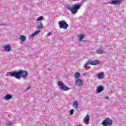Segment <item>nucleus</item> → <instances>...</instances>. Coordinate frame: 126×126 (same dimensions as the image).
I'll use <instances>...</instances> for the list:
<instances>
[{
	"mask_svg": "<svg viewBox=\"0 0 126 126\" xmlns=\"http://www.w3.org/2000/svg\"><path fill=\"white\" fill-rule=\"evenodd\" d=\"M35 33H32V34H31V38H33V37H34V36L35 35Z\"/></svg>",
	"mask_w": 126,
	"mask_h": 126,
	"instance_id": "obj_24",
	"label": "nucleus"
},
{
	"mask_svg": "<svg viewBox=\"0 0 126 126\" xmlns=\"http://www.w3.org/2000/svg\"><path fill=\"white\" fill-rule=\"evenodd\" d=\"M38 29H42L43 28V25H42V23H38V25L37 26Z\"/></svg>",
	"mask_w": 126,
	"mask_h": 126,
	"instance_id": "obj_20",
	"label": "nucleus"
},
{
	"mask_svg": "<svg viewBox=\"0 0 126 126\" xmlns=\"http://www.w3.org/2000/svg\"><path fill=\"white\" fill-rule=\"evenodd\" d=\"M58 85L59 87V88L63 90V91H67L68 90H69V89H70V88L66 86V85H65L62 81H59Z\"/></svg>",
	"mask_w": 126,
	"mask_h": 126,
	"instance_id": "obj_3",
	"label": "nucleus"
},
{
	"mask_svg": "<svg viewBox=\"0 0 126 126\" xmlns=\"http://www.w3.org/2000/svg\"><path fill=\"white\" fill-rule=\"evenodd\" d=\"M73 112H74V110L71 109L70 110V115H73Z\"/></svg>",
	"mask_w": 126,
	"mask_h": 126,
	"instance_id": "obj_23",
	"label": "nucleus"
},
{
	"mask_svg": "<svg viewBox=\"0 0 126 126\" xmlns=\"http://www.w3.org/2000/svg\"><path fill=\"white\" fill-rule=\"evenodd\" d=\"M80 77V74L79 72H77L74 74V78L75 79H79Z\"/></svg>",
	"mask_w": 126,
	"mask_h": 126,
	"instance_id": "obj_16",
	"label": "nucleus"
},
{
	"mask_svg": "<svg viewBox=\"0 0 126 126\" xmlns=\"http://www.w3.org/2000/svg\"><path fill=\"white\" fill-rule=\"evenodd\" d=\"M122 2V0H113L110 1V4H120Z\"/></svg>",
	"mask_w": 126,
	"mask_h": 126,
	"instance_id": "obj_8",
	"label": "nucleus"
},
{
	"mask_svg": "<svg viewBox=\"0 0 126 126\" xmlns=\"http://www.w3.org/2000/svg\"><path fill=\"white\" fill-rule=\"evenodd\" d=\"M73 107L75 108L76 109V110H77V109H78V103H77V101H75L73 103Z\"/></svg>",
	"mask_w": 126,
	"mask_h": 126,
	"instance_id": "obj_15",
	"label": "nucleus"
},
{
	"mask_svg": "<svg viewBox=\"0 0 126 126\" xmlns=\"http://www.w3.org/2000/svg\"><path fill=\"white\" fill-rule=\"evenodd\" d=\"M100 63L98 60H95L94 61H92L90 63V64L92 65H97V64H99Z\"/></svg>",
	"mask_w": 126,
	"mask_h": 126,
	"instance_id": "obj_12",
	"label": "nucleus"
},
{
	"mask_svg": "<svg viewBox=\"0 0 126 126\" xmlns=\"http://www.w3.org/2000/svg\"><path fill=\"white\" fill-rule=\"evenodd\" d=\"M75 85L78 87L83 86V81L80 79H77L75 80Z\"/></svg>",
	"mask_w": 126,
	"mask_h": 126,
	"instance_id": "obj_6",
	"label": "nucleus"
},
{
	"mask_svg": "<svg viewBox=\"0 0 126 126\" xmlns=\"http://www.w3.org/2000/svg\"><path fill=\"white\" fill-rule=\"evenodd\" d=\"M28 75V72L26 70H20L18 72H9L6 74V76L15 77L17 79H21V77L26 79Z\"/></svg>",
	"mask_w": 126,
	"mask_h": 126,
	"instance_id": "obj_1",
	"label": "nucleus"
},
{
	"mask_svg": "<svg viewBox=\"0 0 126 126\" xmlns=\"http://www.w3.org/2000/svg\"><path fill=\"white\" fill-rule=\"evenodd\" d=\"M78 37H79V40L82 41V40L84 39V34H83L79 35Z\"/></svg>",
	"mask_w": 126,
	"mask_h": 126,
	"instance_id": "obj_18",
	"label": "nucleus"
},
{
	"mask_svg": "<svg viewBox=\"0 0 126 126\" xmlns=\"http://www.w3.org/2000/svg\"><path fill=\"white\" fill-rule=\"evenodd\" d=\"M80 7H81V4L80 3L73 4L72 6L71 5H68L66 6L67 9H68L73 14H75L78 9H80Z\"/></svg>",
	"mask_w": 126,
	"mask_h": 126,
	"instance_id": "obj_2",
	"label": "nucleus"
},
{
	"mask_svg": "<svg viewBox=\"0 0 126 126\" xmlns=\"http://www.w3.org/2000/svg\"><path fill=\"white\" fill-rule=\"evenodd\" d=\"M12 125V124L11 123H8V126H11Z\"/></svg>",
	"mask_w": 126,
	"mask_h": 126,
	"instance_id": "obj_27",
	"label": "nucleus"
},
{
	"mask_svg": "<svg viewBox=\"0 0 126 126\" xmlns=\"http://www.w3.org/2000/svg\"><path fill=\"white\" fill-rule=\"evenodd\" d=\"M101 125L103 126H112V125H113V121L109 118H106L102 121Z\"/></svg>",
	"mask_w": 126,
	"mask_h": 126,
	"instance_id": "obj_4",
	"label": "nucleus"
},
{
	"mask_svg": "<svg viewBox=\"0 0 126 126\" xmlns=\"http://www.w3.org/2000/svg\"><path fill=\"white\" fill-rule=\"evenodd\" d=\"M102 91H104V88L102 86H99L96 88V93H101Z\"/></svg>",
	"mask_w": 126,
	"mask_h": 126,
	"instance_id": "obj_10",
	"label": "nucleus"
},
{
	"mask_svg": "<svg viewBox=\"0 0 126 126\" xmlns=\"http://www.w3.org/2000/svg\"><path fill=\"white\" fill-rule=\"evenodd\" d=\"M85 74H86V73H85L84 74H83V75H84Z\"/></svg>",
	"mask_w": 126,
	"mask_h": 126,
	"instance_id": "obj_29",
	"label": "nucleus"
},
{
	"mask_svg": "<svg viewBox=\"0 0 126 126\" xmlns=\"http://www.w3.org/2000/svg\"><path fill=\"white\" fill-rule=\"evenodd\" d=\"M91 63V60H88L87 62L85 63L84 65V68H85L88 65H89Z\"/></svg>",
	"mask_w": 126,
	"mask_h": 126,
	"instance_id": "obj_17",
	"label": "nucleus"
},
{
	"mask_svg": "<svg viewBox=\"0 0 126 126\" xmlns=\"http://www.w3.org/2000/svg\"><path fill=\"white\" fill-rule=\"evenodd\" d=\"M43 18H44L43 17V16L39 17L36 19V21H40V20H43Z\"/></svg>",
	"mask_w": 126,
	"mask_h": 126,
	"instance_id": "obj_21",
	"label": "nucleus"
},
{
	"mask_svg": "<svg viewBox=\"0 0 126 126\" xmlns=\"http://www.w3.org/2000/svg\"><path fill=\"white\" fill-rule=\"evenodd\" d=\"M104 76V72H99L96 75V77L99 79H103Z\"/></svg>",
	"mask_w": 126,
	"mask_h": 126,
	"instance_id": "obj_9",
	"label": "nucleus"
},
{
	"mask_svg": "<svg viewBox=\"0 0 126 126\" xmlns=\"http://www.w3.org/2000/svg\"><path fill=\"white\" fill-rule=\"evenodd\" d=\"M41 32V31H35L34 33V34L35 35H37V34H39V33H40Z\"/></svg>",
	"mask_w": 126,
	"mask_h": 126,
	"instance_id": "obj_22",
	"label": "nucleus"
},
{
	"mask_svg": "<svg viewBox=\"0 0 126 126\" xmlns=\"http://www.w3.org/2000/svg\"><path fill=\"white\" fill-rule=\"evenodd\" d=\"M90 121V116H89V115L87 114L83 120V123L85 125H89V122Z\"/></svg>",
	"mask_w": 126,
	"mask_h": 126,
	"instance_id": "obj_7",
	"label": "nucleus"
},
{
	"mask_svg": "<svg viewBox=\"0 0 126 126\" xmlns=\"http://www.w3.org/2000/svg\"><path fill=\"white\" fill-rule=\"evenodd\" d=\"M96 52L97 54H103V53H104V50L103 49H97V50H96Z\"/></svg>",
	"mask_w": 126,
	"mask_h": 126,
	"instance_id": "obj_19",
	"label": "nucleus"
},
{
	"mask_svg": "<svg viewBox=\"0 0 126 126\" xmlns=\"http://www.w3.org/2000/svg\"><path fill=\"white\" fill-rule=\"evenodd\" d=\"M106 99H107V100H108L109 99V97L108 96H106Z\"/></svg>",
	"mask_w": 126,
	"mask_h": 126,
	"instance_id": "obj_28",
	"label": "nucleus"
},
{
	"mask_svg": "<svg viewBox=\"0 0 126 126\" xmlns=\"http://www.w3.org/2000/svg\"><path fill=\"white\" fill-rule=\"evenodd\" d=\"M58 24L59 25V28H61V29H64V30H66L68 27V25L65 21H59L58 22Z\"/></svg>",
	"mask_w": 126,
	"mask_h": 126,
	"instance_id": "obj_5",
	"label": "nucleus"
},
{
	"mask_svg": "<svg viewBox=\"0 0 126 126\" xmlns=\"http://www.w3.org/2000/svg\"><path fill=\"white\" fill-rule=\"evenodd\" d=\"M31 88V87H30V86H29L27 88V89H26V90H29V89H30Z\"/></svg>",
	"mask_w": 126,
	"mask_h": 126,
	"instance_id": "obj_25",
	"label": "nucleus"
},
{
	"mask_svg": "<svg viewBox=\"0 0 126 126\" xmlns=\"http://www.w3.org/2000/svg\"><path fill=\"white\" fill-rule=\"evenodd\" d=\"M12 98V96L10 94H7L4 97V99L6 100V101H8V100H10Z\"/></svg>",
	"mask_w": 126,
	"mask_h": 126,
	"instance_id": "obj_13",
	"label": "nucleus"
},
{
	"mask_svg": "<svg viewBox=\"0 0 126 126\" xmlns=\"http://www.w3.org/2000/svg\"><path fill=\"white\" fill-rule=\"evenodd\" d=\"M19 38L22 42H25V40H26V37L24 35H20Z\"/></svg>",
	"mask_w": 126,
	"mask_h": 126,
	"instance_id": "obj_14",
	"label": "nucleus"
},
{
	"mask_svg": "<svg viewBox=\"0 0 126 126\" xmlns=\"http://www.w3.org/2000/svg\"><path fill=\"white\" fill-rule=\"evenodd\" d=\"M3 48L5 52H9L11 50V47H10V45H6L3 46Z\"/></svg>",
	"mask_w": 126,
	"mask_h": 126,
	"instance_id": "obj_11",
	"label": "nucleus"
},
{
	"mask_svg": "<svg viewBox=\"0 0 126 126\" xmlns=\"http://www.w3.org/2000/svg\"><path fill=\"white\" fill-rule=\"evenodd\" d=\"M52 34V33H51V32H48V33H47V36H50V35H51Z\"/></svg>",
	"mask_w": 126,
	"mask_h": 126,
	"instance_id": "obj_26",
	"label": "nucleus"
}]
</instances>
